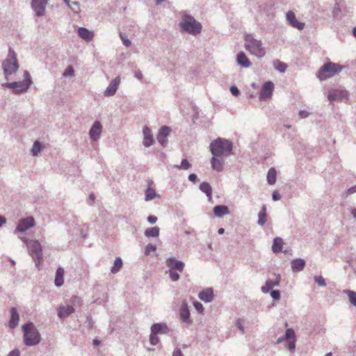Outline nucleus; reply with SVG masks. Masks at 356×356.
<instances>
[{"mask_svg": "<svg viewBox=\"0 0 356 356\" xmlns=\"http://www.w3.org/2000/svg\"><path fill=\"white\" fill-rule=\"evenodd\" d=\"M157 221V218L155 216H149L147 218V222L149 224H154Z\"/></svg>", "mask_w": 356, "mask_h": 356, "instance_id": "nucleus-58", "label": "nucleus"}, {"mask_svg": "<svg viewBox=\"0 0 356 356\" xmlns=\"http://www.w3.org/2000/svg\"><path fill=\"white\" fill-rule=\"evenodd\" d=\"M64 273H65V270L62 267H58L56 270L55 280H54V284L58 287L61 286L63 284Z\"/></svg>", "mask_w": 356, "mask_h": 356, "instance_id": "nucleus-30", "label": "nucleus"}, {"mask_svg": "<svg viewBox=\"0 0 356 356\" xmlns=\"http://www.w3.org/2000/svg\"><path fill=\"white\" fill-rule=\"evenodd\" d=\"M74 70L72 66H69L63 73V76H74Z\"/></svg>", "mask_w": 356, "mask_h": 356, "instance_id": "nucleus-53", "label": "nucleus"}, {"mask_svg": "<svg viewBox=\"0 0 356 356\" xmlns=\"http://www.w3.org/2000/svg\"><path fill=\"white\" fill-rule=\"evenodd\" d=\"M193 305L195 307V308L196 309V310L199 312V313H202L203 311H204V307L202 306V305L199 302H195L193 303Z\"/></svg>", "mask_w": 356, "mask_h": 356, "instance_id": "nucleus-54", "label": "nucleus"}, {"mask_svg": "<svg viewBox=\"0 0 356 356\" xmlns=\"http://www.w3.org/2000/svg\"><path fill=\"white\" fill-rule=\"evenodd\" d=\"M160 228L159 227H153L147 228L145 231V236L147 237H158L159 236Z\"/></svg>", "mask_w": 356, "mask_h": 356, "instance_id": "nucleus-36", "label": "nucleus"}, {"mask_svg": "<svg viewBox=\"0 0 356 356\" xmlns=\"http://www.w3.org/2000/svg\"><path fill=\"white\" fill-rule=\"evenodd\" d=\"M286 19L291 26L298 29V30H302L305 27L304 23L296 20V15L293 11L290 10L286 13Z\"/></svg>", "mask_w": 356, "mask_h": 356, "instance_id": "nucleus-18", "label": "nucleus"}, {"mask_svg": "<svg viewBox=\"0 0 356 356\" xmlns=\"http://www.w3.org/2000/svg\"><path fill=\"white\" fill-rule=\"evenodd\" d=\"M274 89V84L271 81L265 82L263 85L260 94L259 99L265 100L270 98L272 96V93Z\"/></svg>", "mask_w": 356, "mask_h": 356, "instance_id": "nucleus-12", "label": "nucleus"}, {"mask_svg": "<svg viewBox=\"0 0 356 356\" xmlns=\"http://www.w3.org/2000/svg\"><path fill=\"white\" fill-rule=\"evenodd\" d=\"M77 33L79 38L87 42L91 41L94 38V33L84 27L79 28Z\"/></svg>", "mask_w": 356, "mask_h": 356, "instance_id": "nucleus-22", "label": "nucleus"}, {"mask_svg": "<svg viewBox=\"0 0 356 356\" xmlns=\"http://www.w3.org/2000/svg\"><path fill=\"white\" fill-rule=\"evenodd\" d=\"M172 282H177L179 279V275L178 273L173 271V270H169L166 271Z\"/></svg>", "mask_w": 356, "mask_h": 356, "instance_id": "nucleus-43", "label": "nucleus"}, {"mask_svg": "<svg viewBox=\"0 0 356 356\" xmlns=\"http://www.w3.org/2000/svg\"><path fill=\"white\" fill-rule=\"evenodd\" d=\"M270 296L273 300H277L280 298V291L279 290H272Z\"/></svg>", "mask_w": 356, "mask_h": 356, "instance_id": "nucleus-52", "label": "nucleus"}, {"mask_svg": "<svg viewBox=\"0 0 356 356\" xmlns=\"http://www.w3.org/2000/svg\"><path fill=\"white\" fill-rule=\"evenodd\" d=\"M135 77L138 80H142L143 79V73L140 71H138L135 73Z\"/></svg>", "mask_w": 356, "mask_h": 356, "instance_id": "nucleus-63", "label": "nucleus"}, {"mask_svg": "<svg viewBox=\"0 0 356 356\" xmlns=\"http://www.w3.org/2000/svg\"><path fill=\"white\" fill-rule=\"evenodd\" d=\"M172 356H184V355L179 348H176L174 349Z\"/></svg>", "mask_w": 356, "mask_h": 356, "instance_id": "nucleus-56", "label": "nucleus"}, {"mask_svg": "<svg viewBox=\"0 0 356 356\" xmlns=\"http://www.w3.org/2000/svg\"><path fill=\"white\" fill-rule=\"evenodd\" d=\"M8 356H20L19 351L17 349H15L11 351Z\"/></svg>", "mask_w": 356, "mask_h": 356, "instance_id": "nucleus-62", "label": "nucleus"}, {"mask_svg": "<svg viewBox=\"0 0 356 356\" xmlns=\"http://www.w3.org/2000/svg\"><path fill=\"white\" fill-rule=\"evenodd\" d=\"M24 80L22 81H14L11 83H4L1 86L3 88L13 89L15 94H19L26 92L32 83L31 77L29 72L25 71Z\"/></svg>", "mask_w": 356, "mask_h": 356, "instance_id": "nucleus-5", "label": "nucleus"}, {"mask_svg": "<svg viewBox=\"0 0 356 356\" xmlns=\"http://www.w3.org/2000/svg\"><path fill=\"white\" fill-rule=\"evenodd\" d=\"M288 349L291 353H294L296 350V341L295 339L289 340L288 341Z\"/></svg>", "mask_w": 356, "mask_h": 356, "instance_id": "nucleus-51", "label": "nucleus"}, {"mask_svg": "<svg viewBox=\"0 0 356 356\" xmlns=\"http://www.w3.org/2000/svg\"><path fill=\"white\" fill-rule=\"evenodd\" d=\"M149 342L153 346H156L159 342V339L157 337V335L154 334L152 332H151V334H150V337H149Z\"/></svg>", "mask_w": 356, "mask_h": 356, "instance_id": "nucleus-47", "label": "nucleus"}, {"mask_svg": "<svg viewBox=\"0 0 356 356\" xmlns=\"http://www.w3.org/2000/svg\"><path fill=\"white\" fill-rule=\"evenodd\" d=\"M230 92L234 96H238L239 95V90L236 86H232L230 88Z\"/></svg>", "mask_w": 356, "mask_h": 356, "instance_id": "nucleus-55", "label": "nucleus"}, {"mask_svg": "<svg viewBox=\"0 0 356 356\" xmlns=\"http://www.w3.org/2000/svg\"><path fill=\"white\" fill-rule=\"evenodd\" d=\"M299 115L302 118H307L309 115V113L306 111H299Z\"/></svg>", "mask_w": 356, "mask_h": 356, "instance_id": "nucleus-60", "label": "nucleus"}, {"mask_svg": "<svg viewBox=\"0 0 356 356\" xmlns=\"http://www.w3.org/2000/svg\"><path fill=\"white\" fill-rule=\"evenodd\" d=\"M291 270L293 272L302 271L305 267V261L302 259H295L291 262Z\"/></svg>", "mask_w": 356, "mask_h": 356, "instance_id": "nucleus-26", "label": "nucleus"}, {"mask_svg": "<svg viewBox=\"0 0 356 356\" xmlns=\"http://www.w3.org/2000/svg\"><path fill=\"white\" fill-rule=\"evenodd\" d=\"M237 63L239 65L245 68L250 67L252 65L250 60L247 58L245 54L243 51H241L238 54Z\"/></svg>", "mask_w": 356, "mask_h": 356, "instance_id": "nucleus-28", "label": "nucleus"}, {"mask_svg": "<svg viewBox=\"0 0 356 356\" xmlns=\"http://www.w3.org/2000/svg\"><path fill=\"white\" fill-rule=\"evenodd\" d=\"M35 226V220L32 216L27 217L26 218L21 219L15 229L17 232H24L29 228Z\"/></svg>", "mask_w": 356, "mask_h": 356, "instance_id": "nucleus-10", "label": "nucleus"}, {"mask_svg": "<svg viewBox=\"0 0 356 356\" xmlns=\"http://www.w3.org/2000/svg\"><path fill=\"white\" fill-rule=\"evenodd\" d=\"M170 131L171 130L170 127L167 126L161 127L159 131L157 140L163 147H165L167 145V137L169 136Z\"/></svg>", "mask_w": 356, "mask_h": 356, "instance_id": "nucleus-15", "label": "nucleus"}, {"mask_svg": "<svg viewBox=\"0 0 356 356\" xmlns=\"http://www.w3.org/2000/svg\"><path fill=\"white\" fill-rule=\"evenodd\" d=\"M274 65H275V69L280 72H284L287 67V65L284 63H282L279 60L275 62Z\"/></svg>", "mask_w": 356, "mask_h": 356, "instance_id": "nucleus-41", "label": "nucleus"}, {"mask_svg": "<svg viewBox=\"0 0 356 356\" xmlns=\"http://www.w3.org/2000/svg\"><path fill=\"white\" fill-rule=\"evenodd\" d=\"M6 222V219L5 217L0 216V227L5 224Z\"/></svg>", "mask_w": 356, "mask_h": 356, "instance_id": "nucleus-64", "label": "nucleus"}, {"mask_svg": "<svg viewBox=\"0 0 356 356\" xmlns=\"http://www.w3.org/2000/svg\"><path fill=\"white\" fill-rule=\"evenodd\" d=\"M314 280L321 286H325L326 285L325 280L322 276H315Z\"/></svg>", "mask_w": 356, "mask_h": 356, "instance_id": "nucleus-50", "label": "nucleus"}, {"mask_svg": "<svg viewBox=\"0 0 356 356\" xmlns=\"http://www.w3.org/2000/svg\"><path fill=\"white\" fill-rule=\"evenodd\" d=\"M277 172L274 168H271L268 170L267 174V181L270 185H273L276 181Z\"/></svg>", "mask_w": 356, "mask_h": 356, "instance_id": "nucleus-35", "label": "nucleus"}, {"mask_svg": "<svg viewBox=\"0 0 356 356\" xmlns=\"http://www.w3.org/2000/svg\"><path fill=\"white\" fill-rule=\"evenodd\" d=\"M71 303L74 307H81L82 300L79 297L74 296L71 299Z\"/></svg>", "mask_w": 356, "mask_h": 356, "instance_id": "nucleus-46", "label": "nucleus"}, {"mask_svg": "<svg viewBox=\"0 0 356 356\" xmlns=\"http://www.w3.org/2000/svg\"><path fill=\"white\" fill-rule=\"evenodd\" d=\"M274 275L276 276L275 280H267L265 285L261 287V291L264 293H267L273 289V287L279 286L281 277L280 275L274 274Z\"/></svg>", "mask_w": 356, "mask_h": 356, "instance_id": "nucleus-20", "label": "nucleus"}, {"mask_svg": "<svg viewBox=\"0 0 356 356\" xmlns=\"http://www.w3.org/2000/svg\"><path fill=\"white\" fill-rule=\"evenodd\" d=\"M120 37L123 42V44L127 47H129L131 46V42L128 39V38L122 34V33L120 34Z\"/></svg>", "mask_w": 356, "mask_h": 356, "instance_id": "nucleus-48", "label": "nucleus"}, {"mask_svg": "<svg viewBox=\"0 0 356 356\" xmlns=\"http://www.w3.org/2000/svg\"><path fill=\"white\" fill-rule=\"evenodd\" d=\"M199 298L205 302H210L213 299V291L211 288H208L205 290L200 291L198 294Z\"/></svg>", "mask_w": 356, "mask_h": 356, "instance_id": "nucleus-24", "label": "nucleus"}, {"mask_svg": "<svg viewBox=\"0 0 356 356\" xmlns=\"http://www.w3.org/2000/svg\"><path fill=\"white\" fill-rule=\"evenodd\" d=\"M284 337L286 339L292 340L295 337V332L293 329L289 328L286 330Z\"/></svg>", "mask_w": 356, "mask_h": 356, "instance_id": "nucleus-44", "label": "nucleus"}, {"mask_svg": "<svg viewBox=\"0 0 356 356\" xmlns=\"http://www.w3.org/2000/svg\"><path fill=\"white\" fill-rule=\"evenodd\" d=\"M179 26L183 32L193 35L199 34L202 30L201 24L189 15H184L182 16Z\"/></svg>", "mask_w": 356, "mask_h": 356, "instance_id": "nucleus-3", "label": "nucleus"}, {"mask_svg": "<svg viewBox=\"0 0 356 356\" xmlns=\"http://www.w3.org/2000/svg\"><path fill=\"white\" fill-rule=\"evenodd\" d=\"M19 316L17 310L15 307L10 309V319L9 321V326L10 328H15L19 323Z\"/></svg>", "mask_w": 356, "mask_h": 356, "instance_id": "nucleus-29", "label": "nucleus"}, {"mask_svg": "<svg viewBox=\"0 0 356 356\" xmlns=\"http://www.w3.org/2000/svg\"><path fill=\"white\" fill-rule=\"evenodd\" d=\"M143 132L144 135L143 145L148 147L151 146L154 143L151 129L147 127H145L143 128Z\"/></svg>", "mask_w": 356, "mask_h": 356, "instance_id": "nucleus-25", "label": "nucleus"}, {"mask_svg": "<svg viewBox=\"0 0 356 356\" xmlns=\"http://www.w3.org/2000/svg\"><path fill=\"white\" fill-rule=\"evenodd\" d=\"M342 66L334 63H326L318 71L317 76L320 80H325L326 79L333 76L336 74L341 72Z\"/></svg>", "mask_w": 356, "mask_h": 356, "instance_id": "nucleus-7", "label": "nucleus"}, {"mask_svg": "<svg viewBox=\"0 0 356 356\" xmlns=\"http://www.w3.org/2000/svg\"><path fill=\"white\" fill-rule=\"evenodd\" d=\"M75 309L72 305L59 306L58 308V316L60 319L67 318L70 315L74 312Z\"/></svg>", "mask_w": 356, "mask_h": 356, "instance_id": "nucleus-19", "label": "nucleus"}, {"mask_svg": "<svg viewBox=\"0 0 356 356\" xmlns=\"http://www.w3.org/2000/svg\"><path fill=\"white\" fill-rule=\"evenodd\" d=\"M356 193V185H355V186H352V187L349 188L347 190V191H346V193H347L348 195H351V194H353V193Z\"/></svg>", "mask_w": 356, "mask_h": 356, "instance_id": "nucleus-61", "label": "nucleus"}, {"mask_svg": "<svg viewBox=\"0 0 356 356\" xmlns=\"http://www.w3.org/2000/svg\"><path fill=\"white\" fill-rule=\"evenodd\" d=\"M28 248L30 255L38 266L42 259V247L38 241H31L28 244Z\"/></svg>", "mask_w": 356, "mask_h": 356, "instance_id": "nucleus-8", "label": "nucleus"}, {"mask_svg": "<svg viewBox=\"0 0 356 356\" xmlns=\"http://www.w3.org/2000/svg\"><path fill=\"white\" fill-rule=\"evenodd\" d=\"M191 167V164L187 159H182L181 164L177 165L176 168L179 170H188Z\"/></svg>", "mask_w": 356, "mask_h": 356, "instance_id": "nucleus-42", "label": "nucleus"}, {"mask_svg": "<svg viewBox=\"0 0 356 356\" xmlns=\"http://www.w3.org/2000/svg\"><path fill=\"white\" fill-rule=\"evenodd\" d=\"M49 0H32L31 8L37 17H42L45 14L46 6Z\"/></svg>", "mask_w": 356, "mask_h": 356, "instance_id": "nucleus-9", "label": "nucleus"}, {"mask_svg": "<svg viewBox=\"0 0 356 356\" xmlns=\"http://www.w3.org/2000/svg\"><path fill=\"white\" fill-rule=\"evenodd\" d=\"M283 245V240L280 237H276L273 240L272 250L274 253H278L282 251Z\"/></svg>", "mask_w": 356, "mask_h": 356, "instance_id": "nucleus-31", "label": "nucleus"}, {"mask_svg": "<svg viewBox=\"0 0 356 356\" xmlns=\"http://www.w3.org/2000/svg\"><path fill=\"white\" fill-rule=\"evenodd\" d=\"M63 2L74 13H79L81 11L80 3L79 1H71L70 0H63Z\"/></svg>", "mask_w": 356, "mask_h": 356, "instance_id": "nucleus-33", "label": "nucleus"}, {"mask_svg": "<svg viewBox=\"0 0 356 356\" xmlns=\"http://www.w3.org/2000/svg\"><path fill=\"white\" fill-rule=\"evenodd\" d=\"M156 250V245L149 243L146 245L145 253L146 255H149L151 253V252H154Z\"/></svg>", "mask_w": 356, "mask_h": 356, "instance_id": "nucleus-49", "label": "nucleus"}, {"mask_svg": "<svg viewBox=\"0 0 356 356\" xmlns=\"http://www.w3.org/2000/svg\"><path fill=\"white\" fill-rule=\"evenodd\" d=\"M151 332L156 335L162 334H168L169 332V328L165 323H154L152 325Z\"/></svg>", "mask_w": 356, "mask_h": 356, "instance_id": "nucleus-21", "label": "nucleus"}, {"mask_svg": "<svg viewBox=\"0 0 356 356\" xmlns=\"http://www.w3.org/2000/svg\"><path fill=\"white\" fill-rule=\"evenodd\" d=\"M156 196V191L153 188H152L150 187L147 188V190L145 191V201L152 200Z\"/></svg>", "mask_w": 356, "mask_h": 356, "instance_id": "nucleus-39", "label": "nucleus"}, {"mask_svg": "<svg viewBox=\"0 0 356 356\" xmlns=\"http://www.w3.org/2000/svg\"><path fill=\"white\" fill-rule=\"evenodd\" d=\"M102 130V126L99 121L96 120L92 124L90 131L89 135L93 141H97L100 138Z\"/></svg>", "mask_w": 356, "mask_h": 356, "instance_id": "nucleus-14", "label": "nucleus"}, {"mask_svg": "<svg viewBox=\"0 0 356 356\" xmlns=\"http://www.w3.org/2000/svg\"><path fill=\"white\" fill-rule=\"evenodd\" d=\"M211 168L217 172H222L224 168L225 159L222 156H213L211 159Z\"/></svg>", "mask_w": 356, "mask_h": 356, "instance_id": "nucleus-16", "label": "nucleus"}, {"mask_svg": "<svg viewBox=\"0 0 356 356\" xmlns=\"http://www.w3.org/2000/svg\"><path fill=\"white\" fill-rule=\"evenodd\" d=\"M24 342L26 346H35L40 341V335L32 323H26L22 326Z\"/></svg>", "mask_w": 356, "mask_h": 356, "instance_id": "nucleus-4", "label": "nucleus"}, {"mask_svg": "<svg viewBox=\"0 0 356 356\" xmlns=\"http://www.w3.org/2000/svg\"><path fill=\"white\" fill-rule=\"evenodd\" d=\"M230 211L226 205H217L213 208V213L216 217L221 218L225 215L229 214Z\"/></svg>", "mask_w": 356, "mask_h": 356, "instance_id": "nucleus-27", "label": "nucleus"}, {"mask_svg": "<svg viewBox=\"0 0 356 356\" xmlns=\"http://www.w3.org/2000/svg\"><path fill=\"white\" fill-rule=\"evenodd\" d=\"M245 47L246 50L257 58H263L266 54L265 48L263 47L261 40L254 38L252 34H247L245 37Z\"/></svg>", "mask_w": 356, "mask_h": 356, "instance_id": "nucleus-2", "label": "nucleus"}, {"mask_svg": "<svg viewBox=\"0 0 356 356\" xmlns=\"http://www.w3.org/2000/svg\"><path fill=\"white\" fill-rule=\"evenodd\" d=\"M209 148L213 156H227L230 154L233 144L229 140L218 138L211 143Z\"/></svg>", "mask_w": 356, "mask_h": 356, "instance_id": "nucleus-1", "label": "nucleus"}, {"mask_svg": "<svg viewBox=\"0 0 356 356\" xmlns=\"http://www.w3.org/2000/svg\"><path fill=\"white\" fill-rule=\"evenodd\" d=\"M272 198L274 201H277V200H280L281 195L277 191H275L273 193Z\"/></svg>", "mask_w": 356, "mask_h": 356, "instance_id": "nucleus-57", "label": "nucleus"}, {"mask_svg": "<svg viewBox=\"0 0 356 356\" xmlns=\"http://www.w3.org/2000/svg\"><path fill=\"white\" fill-rule=\"evenodd\" d=\"M266 208L265 206H263L258 215V225H264L266 222Z\"/></svg>", "mask_w": 356, "mask_h": 356, "instance_id": "nucleus-37", "label": "nucleus"}, {"mask_svg": "<svg viewBox=\"0 0 356 356\" xmlns=\"http://www.w3.org/2000/svg\"><path fill=\"white\" fill-rule=\"evenodd\" d=\"M236 326L241 331L242 334L245 333L244 321L242 318H238L236 322Z\"/></svg>", "mask_w": 356, "mask_h": 356, "instance_id": "nucleus-45", "label": "nucleus"}, {"mask_svg": "<svg viewBox=\"0 0 356 356\" xmlns=\"http://www.w3.org/2000/svg\"><path fill=\"white\" fill-rule=\"evenodd\" d=\"M166 266L169 270H175L181 273L184 268L185 264L183 261L177 260L175 257H171L166 259Z\"/></svg>", "mask_w": 356, "mask_h": 356, "instance_id": "nucleus-11", "label": "nucleus"}, {"mask_svg": "<svg viewBox=\"0 0 356 356\" xmlns=\"http://www.w3.org/2000/svg\"><path fill=\"white\" fill-rule=\"evenodd\" d=\"M120 83V78L119 76L115 77L114 79H113L108 86L106 88V89L104 92V95L105 97H112L113 96L117 90L118 89V87Z\"/></svg>", "mask_w": 356, "mask_h": 356, "instance_id": "nucleus-13", "label": "nucleus"}, {"mask_svg": "<svg viewBox=\"0 0 356 356\" xmlns=\"http://www.w3.org/2000/svg\"><path fill=\"white\" fill-rule=\"evenodd\" d=\"M2 67L6 79L8 76L15 73L19 68L16 54L11 48L9 49L8 57L2 63Z\"/></svg>", "mask_w": 356, "mask_h": 356, "instance_id": "nucleus-6", "label": "nucleus"}, {"mask_svg": "<svg viewBox=\"0 0 356 356\" xmlns=\"http://www.w3.org/2000/svg\"><path fill=\"white\" fill-rule=\"evenodd\" d=\"M180 318L181 319L188 325H191L192 323V321L190 318V312L188 309V306L186 301H183L181 307H180Z\"/></svg>", "mask_w": 356, "mask_h": 356, "instance_id": "nucleus-17", "label": "nucleus"}, {"mask_svg": "<svg viewBox=\"0 0 356 356\" xmlns=\"http://www.w3.org/2000/svg\"><path fill=\"white\" fill-rule=\"evenodd\" d=\"M122 265L123 262L122 259L120 257H116L114 261L113 266L111 268V272L113 274H116L121 270Z\"/></svg>", "mask_w": 356, "mask_h": 356, "instance_id": "nucleus-34", "label": "nucleus"}, {"mask_svg": "<svg viewBox=\"0 0 356 356\" xmlns=\"http://www.w3.org/2000/svg\"><path fill=\"white\" fill-rule=\"evenodd\" d=\"M343 293L348 296L350 303L356 307V292L350 290H344Z\"/></svg>", "mask_w": 356, "mask_h": 356, "instance_id": "nucleus-38", "label": "nucleus"}, {"mask_svg": "<svg viewBox=\"0 0 356 356\" xmlns=\"http://www.w3.org/2000/svg\"><path fill=\"white\" fill-rule=\"evenodd\" d=\"M188 180L193 183H195L197 180V177L194 173L190 174L188 176Z\"/></svg>", "mask_w": 356, "mask_h": 356, "instance_id": "nucleus-59", "label": "nucleus"}, {"mask_svg": "<svg viewBox=\"0 0 356 356\" xmlns=\"http://www.w3.org/2000/svg\"><path fill=\"white\" fill-rule=\"evenodd\" d=\"M41 151V144L39 141L34 142L31 149V153L33 156H37Z\"/></svg>", "mask_w": 356, "mask_h": 356, "instance_id": "nucleus-40", "label": "nucleus"}, {"mask_svg": "<svg viewBox=\"0 0 356 356\" xmlns=\"http://www.w3.org/2000/svg\"><path fill=\"white\" fill-rule=\"evenodd\" d=\"M347 97V92L345 90H333L329 92L328 99L330 102L339 101Z\"/></svg>", "mask_w": 356, "mask_h": 356, "instance_id": "nucleus-23", "label": "nucleus"}, {"mask_svg": "<svg viewBox=\"0 0 356 356\" xmlns=\"http://www.w3.org/2000/svg\"><path fill=\"white\" fill-rule=\"evenodd\" d=\"M200 190L204 193L208 197L209 200L211 199L212 195V188L210 184L208 182H202L200 185Z\"/></svg>", "mask_w": 356, "mask_h": 356, "instance_id": "nucleus-32", "label": "nucleus"}]
</instances>
